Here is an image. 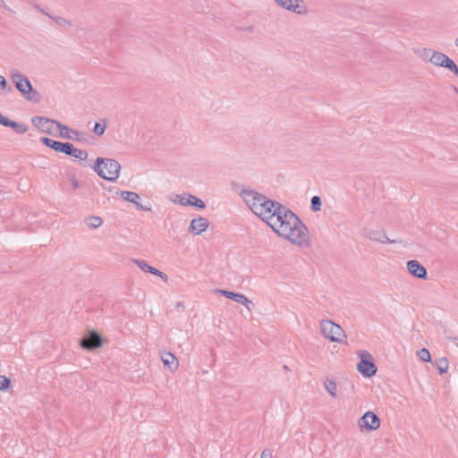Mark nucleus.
Wrapping results in <instances>:
<instances>
[{"mask_svg":"<svg viewBox=\"0 0 458 458\" xmlns=\"http://www.w3.org/2000/svg\"><path fill=\"white\" fill-rule=\"evenodd\" d=\"M445 64L442 67H445L448 69L450 72H452L454 75L458 77V66L457 64L452 60L451 58L445 59Z\"/></svg>","mask_w":458,"mask_h":458,"instance_id":"obj_27","label":"nucleus"},{"mask_svg":"<svg viewBox=\"0 0 458 458\" xmlns=\"http://www.w3.org/2000/svg\"><path fill=\"white\" fill-rule=\"evenodd\" d=\"M417 355L422 361H425V362L431 361L430 352L426 348H421L420 351H418Z\"/></svg>","mask_w":458,"mask_h":458,"instance_id":"obj_29","label":"nucleus"},{"mask_svg":"<svg viewBox=\"0 0 458 458\" xmlns=\"http://www.w3.org/2000/svg\"><path fill=\"white\" fill-rule=\"evenodd\" d=\"M455 46L458 47V38L455 39Z\"/></svg>","mask_w":458,"mask_h":458,"instance_id":"obj_42","label":"nucleus"},{"mask_svg":"<svg viewBox=\"0 0 458 458\" xmlns=\"http://www.w3.org/2000/svg\"><path fill=\"white\" fill-rule=\"evenodd\" d=\"M260 458H272V452L267 449L262 451Z\"/></svg>","mask_w":458,"mask_h":458,"instance_id":"obj_36","label":"nucleus"},{"mask_svg":"<svg viewBox=\"0 0 458 458\" xmlns=\"http://www.w3.org/2000/svg\"><path fill=\"white\" fill-rule=\"evenodd\" d=\"M84 222L89 228L96 229L103 224V219L100 216H89L85 218Z\"/></svg>","mask_w":458,"mask_h":458,"instance_id":"obj_23","label":"nucleus"},{"mask_svg":"<svg viewBox=\"0 0 458 458\" xmlns=\"http://www.w3.org/2000/svg\"><path fill=\"white\" fill-rule=\"evenodd\" d=\"M240 304L245 306L249 310H251L252 308L254 307V303L250 301L247 297H246V301H243L242 302H240Z\"/></svg>","mask_w":458,"mask_h":458,"instance_id":"obj_35","label":"nucleus"},{"mask_svg":"<svg viewBox=\"0 0 458 458\" xmlns=\"http://www.w3.org/2000/svg\"><path fill=\"white\" fill-rule=\"evenodd\" d=\"M448 56L441 52H433L429 61L436 66L442 67Z\"/></svg>","mask_w":458,"mask_h":458,"instance_id":"obj_21","label":"nucleus"},{"mask_svg":"<svg viewBox=\"0 0 458 458\" xmlns=\"http://www.w3.org/2000/svg\"><path fill=\"white\" fill-rule=\"evenodd\" d=\"M171 200L181 206H191L198 209H203L206 208L204 201L192 194H176L174 199H171Z\"/></svg>","mask_w":458,"mask_h":458,"instance_id":"obj_8","label":"nucleus"},{"mask_svg":"<svg viewBox=\"0 0 458 458\" xmlns=\"http://www.w3.org/2000/svg\"><path fill=\"white\" fill-rule=\"evenodd\" d=\"M92 168L99 177L115 182L120 175L121 165L115 159L98 157Z\"/></svg>","mask_w":458,"mask_h":458,"instance_id":"obj_5","label":"nucleus"},{"mask_svg":"<svg viewBox=\"0 0 458 458\" xmlns=\"http://www.w3.org/2000/svg\"><path fill=\"white\" fill-rule=\"evenodd\" d=\"M2 192V190H0V193Z\"/></svg>","mask_w":458,"mask_h":458,"instance_id":"obj_43","label":"nucleus"},{"mask_svg":"<svg viewBox=\"0 0 458 458\" xmlns=\"http://www.w3.org/2000/svg\"><path fill=\"white\" fill-rule=\"evenodd\" d=\"M322 201L319 196H313L310 199V208L313 212L321 210Z\"/></svg>","mask_w":458,"mask_h":458,"instance_id":"obj_28","label":"nucleus"},{"mask_svg":"<svg viewBox=\"0 0 458 458\" xmlns=\"http://www.w3.org/2000/svg\"><path fill=\"white\" fill-rule=\"evenodd\" d=\"M10 128H12L18 134H24L28 131V126L21 123L12 121Z\"/></svg>","mask_w":458,"mask_h":458,"instance_id":"obj_26","label":"nucleus"},{"mask_svg":"<svg viewBox=\"0 0 458 458\" xmlns=\"http://www.w3.org/2000/svg\"><path fill=\"white\" fill-rule=\"evenodd\" d=\"M6 88L8 92H11L13 90L12 87H7V81L5 78L0 75V89H5Z\"/></svg>","mask_w":458,"mask_h":458,"instance_id":"obj_32","label":"nucleus"},{"mask_svg":"<svg viewBox=\"0 0 458 458\" xmlns=\"http://www.w3.org/2000/svg\"><path fill=\"white\" fill-rule=\"evenodd\" d=\"M31 123L38 128L40 131L47 133V134H53L54 128L56 127L60 130L59 137L64 139H69L73 140H80L79 138V131H72V133L76 135V138L73 136L68 135V132L70 131V128L67 125H64L58 121H55L54 119L47 118L44 116H34L31 119Z\"/></svg>","mask_w":458,"mask_h":458,"instance_id":"obj_3","label":"nucleus"},{"mask_svg":"<svg viewBox=\"0 0 458 458\" xmlns=\"http://www.w3.org/2000/svg\"><path fill=\"white\" fill-rule=\"evenodd\" d=\"M72 131H73V130L70 129V131H69V132H68V135H70V136H73V137H75V138H76V135H75L74 133H72Z\"/></svg>","mask_w":458,"mask_h":458,"instance_id":"obj_40","label":"nucleus"},{"mask_svg":"<svg viewBox=\"0 0 458 458\" xmlns=\"http://www.w3.org/2000/svg\"><path fill=\"white\" fill-rule=\"evenodd\" d=\"M241 197L250 208V210L259 216L267 225L271 222L273 216L278 211L279 206L283 204L269 199L267 196L250 189H242L240 193Z\"/></svg>","mask_w":458,"mask_h":458,"instance_id":"obj_2","label":"nucleus"},{"mask_svg":"<svg viewBox=\"0 0 458 458\" xmlns=\"http://www.w3.org/2000/svg\"><path fill=\"white\" fill-rule=\"evenodd\" d=\"M446 338L452 341L458 347V336L447 335Z\"/></svg>","mask_w":458,"mask_h":458,"instance_id":"obj_38","label":"nucleus"},{"mask_svg":"<svg viewBox=\"0 0 458 458\" xmlns=\"http://www.w3.org/2000/svg\"><path fill=\"white\" fill-rule=\"evenodd\" d=\"M132 262L138 266V267L143 272L152 274L160 277L162 280L166 282L168 280V276L164 272L158 270L157 268L148 265L146 260L143 259H132Z\"/></svg>","mask_w":458,"mask_h":458,"instance_id":"obj_14","label":"nucleus"},{"mask_svg":"<svg viewBox=\"0 0 458 458\" xmlns=\"http://www.w3.org/2000/svg\"><path fill=\"white\" fill-rule=\"evenodd\" d=\"M406 266L408 272L412 276L422 280H426L428 278L427 269L418 260H409Z\"/></svg>","mask_w":458,"mask_h":458,"instance_id":"obj_12","label":"nucleus"},{"mask_svg":"<svg viewBox=\"0 0 458 458\" xmlns=\"http://www.w3.org/2000/svg\"><path fill=\"white\" fill-rule=\"evenodd\" d=\"M106 128V122L104 123H100L99 122H97L94 125L93 131L95 134L101 136L104 134Z\"/></svg>","mask_w":458,"mask_h":458,"instance_id":"obj_30","label":"nucleus"},{"mask_svg":"<svg viewBox=\"0 0 458 458\" xmlns=\"http://www.w3.org/2000/svg\"><path fill=\"white\" fill-rule=\"evenodd\" d=\"M13 120H10L8 117L2 116L0 119V124L5 127H10Z\"/></svg>","mask_w":458,"mask_h":458,"instance_id":"obj_34","label":"nucleus"},{"mask_svg":"<svg viewBox=\"0 0 458 458\" xmlns=\"http://www.w3.org/2000/svg\"><path fill=\"white\" fill-rule=\"evenodd\" d=\"M215 292L221 294L224 297L233 300V301H235L237 303L242 302L243 301H246V296L240 293H234V292H231V291H227V290H220V289H216V290H215Z\"/></svg>","mask_w":458,"mask_h":458,"instance_id":"obj_19","label":"nucleus"},{"mask_svg":"<svg viewBox=\"0 0 458 458\" xmlns=\"http://www.w3.org/2000/svg\"><path fill=\"white\" fill-rule=\"evenodd\" d=\"M103 339L96 331L92 330L81 340V346L85 350H95L102 346Z\"/></svg>","mask_w":458,"mask_h":458,"instance_id":"obj_9","label":"nucleus"},{"mask_svg":"<svg viewBox=\"0 0 458 458\" xmlns=\"http://www.w3.org/2000/svg\"><path fill=\"white\" fill-rule=\"evenodd\" d=\"M161 360L165 367L174 371L178 368V360L174 353L166 352L162 353Z\"/></svg>","mask_w":458,"mask_h":458,"instance_id":"obj_18","label":"nucleus"},{"mask_svg":"<svg viewBox=\"0 0 458 458\" xmlns=\"http://www.w3.org/2000/svg\"><path fill=\"white\" fill-rule=\"evenodd\" d=\"M209 222L206 217L198 216L191 221L189 232L193 235H199L208 227Z\"/></svg>","mask_w":458,"mask_h":458,"instance_id":"obj_13","label":"nucleus"},{"mask_svg":"<svg viewBox=\"0 0 458 458\" xmlns=\"http://www.w3.org/2000/svg\"><path fill=\"white\" fill-rule=\"evenodd\" d=\"M121 198L128 202L131 203H136V200L140 199V195L136 192L130 191H122L120 192Z\"/></svg>","mask_w":458,"mask_h":458,"instance_id":"obj_24","label":"nucleus"},{"mask_svg":"<svg viewBox=\"0 0 458 458\" xmlns=\"http://www.w3.org/2000/svg\"><path fill=\"white\" fill-rule=\"evenodd\" d=\"M40 141L46 147H48L51 149H54L55 151L59 152V153H63V154L65 153V150H66V148L68 147V143H69V142L57 141V140H52V139L47 138V137H42L40 139Z\"/></svg>","mask_w":458,"mask_h":458,"instance_id":"obj_15","label":"nucleus"},{"mask_svg":"<svg viewBox=\"0 0 458 458\" xmlns=\"http://www.w3.org/2000/svg\"><path fill=\"white\" fill-rule=\"evenodd\" d=\"M367 237L373 242L381 243H394V241L390 240L383 230H370L367 233Z\"/></svg>","mask_w":458,"mask_h":458,"instance_id":"obj_16","label":"nucleus"},{"mask_svg":"<svg viewBox=\"0 0 458 458\" xmlns=\"http://www.w3.org/2000/svg\"><path fill=\"white\" fill-rule=\"evenodd\" d=\"M71 182H72V187H73L74 189H77V188H79V187H80V182H79V181H78V180H76L74 177H72V178L71 179Z\"/></svg>","mask_w":458,"mask_h":458,"instance_id":"obj_39","label":"nucleus"},{"mask_svg":"<svg viewBox=\"0 0 458 458\" xmlns=\"http://www.w3.org/2000/svg\"><path fill=\"white\" fill-rule=\"evenodd\" d=\"M359 427L369 431L376 430L380 427V420L373 411H366L359 420Z\"/></svg>","mask_w":458,"mask_h":458,"instance_id":"obj_10","label":"nucleus"},{"mask_svg":"<svg viewBox=\"0 0 458 458\" xmlns=\"http://www.w3.org/2000/svg\"><path fill=\"white\" fill-rule=\"evenodd\" d=\"M277 5L297 14L306 13L307 8L302 0H275Z\"/></svg>","mask_w":458,"mask_h":458,"instance_id":"obj_11","label":"nucleus"},{"mask_svg":"<svg viewBox=\"0 0 458 458\" xmlns=\"http://www.w3.org/2000/svg\"><path fill=\"white\" fill-rule=\"evenodd\" d=\"M66 156L75 157L81 161H85L88 157V152L84 149L76 148L72 143H68V147L64 153Z\"/></svg>","mask_w":458,"mask_h":458,"instance_id":"obj_17","label":"nucleus"},{"mask_svg":"<svg viewBox=\"0 0 458 458\" xmlns=\"http://www.w3.org/2000/svg\"><path fill=\"white\" fill-rule=\"evenodd\" d=\"M324 386L326 390L330 394L332 397L335 398L337 396V386L335 380L327 378L326 381L324 382Z\"/></svg>","mask_w":458,"mask_h":458,"instance_id":"obj_25","label":"nucleus"},{"mask_svg":"<svg viewBox=\"0 0 458 458\" xmlns=\"http://www.w3.org/2000/svg\"><path fill=\"white\" fill-rule=\"evenodd\" d=\"M322 335L332 343H342L346 338L344 329L332 320H322L320 322Z\"/></svg>","mask_w":458,"mask_h":458,"instance_id":"obj_6","label":"nucleus"},{"mask_svg":"<svg viewBox=\"0 0 458 458\" xmlns=\"http://www.w3.org/2000/svg\"><path fill=\"white\" fill-rule=\"evenodd\" d=\"M38 10H40L45 15L48 16L50 19H52L57 25L59 26H72V23L71 21L66 20L65 18H63L61 16H53L50 15L48 13H47L45 10L41 9L40 7L37 6Z\"/></svg>","mask_w":458,"mask_h":458,"instance_id":"obj_20","label":"nucleus"},{"mask_svg":"<svg viewBox=\"0 0 458 458\" xmlns=\"http://www.w3.org/2000/svg\"><path fill=\"white\" fill-rule=\"evenodd\" d=\"M135 208L138 209V210H144V211H149L151 210V207L148 205V206H143L142 204H140L138 200H136V203H133Z\"/></svg>","mask_w":458,"mask_h":458,"instance_id":"obj_33","label":"nucleus"},{"mask_svg":"<svg viewBox=\"0 0 458 458\" xmlns=\"http://www.w3.org/2000/svg\"><path fill=\"white\" fill-rule=\"evenodd\" d=\"M11 386V379L5 376H0V390L6 391Z\"/></svg>","mask_w":458,"mask_h":458,"instance_id":"obj_31","label":"nucleus"},{"mask_svg":"<svg viewBox=\"0 0 458 458\" xmlns=\"http://www.w3.org/2000/svg\"><path fill=\"white\" fill-rule=\"evenodd\" d=\"M0 7H2V8H4V9L7 10L8 12H11V13H13V12L10 7H8V6L6 5V4H5V2H4V0H0Z\"/></svg>","mask_w":458,"mask_h":458,"instance_id":"obj_37","label":"nucleus"},{"mask_svg":"<svg viewBox=\"0 0 458 458\" xmlns=\"http://www.w3.org/2000/svg\"><path fill=\"white\" fill-rule=\"evenodd\" d=\"M360 361L357 364V370L366 377L376 375L377 368L369 352L365 350L359 351Z\"/></svg>","mask_w":458,"mask_h":458,"instance_id":"obj_7","label":"nucleus"},{"mask_svg":"<svg viewBox=\"0 0 458 458\" xmlns=\"http://www.w3.org/2000/svg\"><path fill=\"white\" fill-rule=\"evenodd\" d=\"M435 365L438 373L443 375L448 370L449 361L445 357H441L436 360Z\"/></svg>","mask_w":458,"mask_h":458,"instance_id":"obj_22","label":"nucleus"},{"mask_svg":"<svg viewBox=\"0 0 458 458\" xmlns=\"http://www.w3.org/2000/svg\"><path fill=\"white\" fill-rule=\"evenodd\" d=\"M278 211L267 225L280 237L300 247H309L311 244L310 233L306 225L299 216L286 206H279Z\"/></svg>","mask_w":458,"mask_h":458,"instance_id":"obj_1","label":"nucleus"},{"mask_svg":"<svg viewBox=\"0 0 458 458\" xmlns=\"http://www.w3.org/2000/svg\"><path fill=\"white\" fill-rule=\"evenodd\" d=\"M9 77L16 89L28 100L38 103L41 100L40 93L34 89L30 80L17 69L9 72Z\"/></svg>","mask_w":458,"mask_h":458,"instance_id":"obj_4","label":"nucleus"},{"mask_svg":"<svg viewBox=\"0 0 458 458\" xmlns=\"http://www.w3.org/2000/svg\"><path fill=\"white\" fill-rule=\"evenodd\" d=\"M454 92H456L458 94V88L457 87L454 86Z\"/></svg>","mask_w":458,"mask_h":458,"instance_id":"obj_41","label":"nucleus"}]
</instances>
